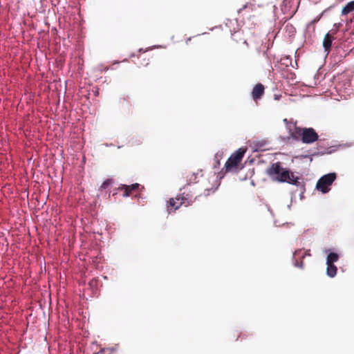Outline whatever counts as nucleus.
<instances>
[{
    "instance_id": "obj_1",
    "label": "nucleus",
    "mask_w": 354,
    "mask_h": 354,
    "mask_svg": "<svg viewBox=\"0 0 354 354\" xmlns=\"http://www.w3.org/2000/svg\"><path fill=\"white\" fill-rule=\"evenodd\" d=\"M267 174L274 180L279 183H288L295 185L298 183V177L288 169L282 167L280 162L272 163L268 169Z\"/></svg>"
},
{
    "instance_id": "obj_2",
    "label": "nucleus",
    "mask_w": 354,
    "mask_h": 354,
    "mask_svg": "<svg viewBox=\"0 0 354 354\" xmlns=\"http://www.w3.org/2000/svg\"><path fill=\"white\" fill-rule=\"evenodd\" d=\"M294 138H301L302 142L306 144L313 143L318 140L319 136L313 128H297L292 133Z\"/></svg>"
},
{
    "instance_id": "obj_3",
    "label": "nucleus",
    "mask_w": 354,
    "mask_h": 354,
    "mask_svg": "<svg viewBox=\"0 0 354 354\" xmlns=\"http://www.w3.org/2000/svg\"><path fill=\"white\" fill-rule=\"evenodd\" d=\"M245 151L246 150L243 148H239L230 156L225 165V171L227 172L236 171L240 169L239 165L244 156Z\"/></svg>"
},
{
    "instance_id": "obj_4",
    "label": "nucleus",
    "mask_w": 354,
    "mask_h": 354,
    "mask_svg": "<svg viewBox=\"0 0 354 354\" xmlns=\"http://www.w3.org/2000/svg\"><path fill=\"white\" fill-rule=\"evenodd\" d=\"M335 179V173H330L323 176L318 180L317 183V189L324 194L328 192L330 189V187L332 185Z\"/></svg>"
},
{
    "instance_id": "obj_5",
    "label": "nucleus",
    "mask_w": 354,
    "mask_h": 354,
    "mask_svg": "<svg viewBox=\"0 0 354 354\" xmlns=\"http://www.w3.org/2000/svg\"><path fill=\"white\" fill-rule=\"evenodd\" d=\"M197 196H194L192 194V192L186 193L183 192L181 194H178L176 196V201H180L181 204L187 207L188 205H192L197 198Z\"/></svg>"
},
{
    "instance_id": "obj_6",
    "label": "nucleus",
    "mask_w": 354,
    "mask_h": 354,
    "mask_svg": "<svg viewBox=\"0 0 354 354\" xmlns=\"http://www.w3.org/2000/svg\"><path fill=\"white\" fill-rule=\"evenodd\" d=\"M140 187V184L134 183L131 185H120L118 189L124 191L122 196L124 197L129 196L133 192L136 191Z\"/></svg>"
},
{
    "instance_id": "obj_7",
    "label": "nucleus",
    "mask_w": 354,
    "mask_h": 354,
    "mask_svg": "<svg viewBox=\"0 0 354 354\" xmlns=\"http://www.w3.org/2000/svg\"><path fill=\"white\" fill-rule=\"evenodd\" d=\"M139 55L137 56L138 62L136 64L139 66H147L149 64L150 57L149 55H145V51H142V49L138 50Z\"/></svg>"
},
{
    "instance_id": "obj_8",
    "label": "nucleus",
    "mask_w": 354,
    "mask_h": 354,
    "mask_svg": "<svg viewBox=\"0 0 354 354\" xmlns=\"http://www.w3.org/2000/svg\"><path fill=\"white\" fill-rule=\"evenodd\" d=\"M263 93H264V86L262 84L259 83L255 85V86L254 87V88L252 90V98L254 99V101H257L259 99H260L261 97V96L263 95Z\"/></svg>"
},
{
    "instance_id": "obj_9",
    "label": "nucleus",
    "mask_w": 354,
    "mask_h": 354,
    "mask_svg": "<svg viewBox=\"0 0 354 354\" xmlns=\"http://www.w3.org/2000/svg\"><path fill=\"white\" fill-rule=\"evenodd\" d=\"M209 181H212L214 183V185L211 187H206L205 188L204 194L205 196H207L209 194L214 193L218 188L219 183L217 180V177L215 176V175H213L212 177L209 178Z\"/></svg>"
},
{
    "instance_id": "obj_10",
    "label": "nucleus",
    "mask_w": 354,
    "mask_h": 354,
    "mask_svg": "<svg viewBox=\"0 0 354 354\" xmlns=\"http://www.w3.org/2000/svg\"><path fill=\"white\" fill-rule=\"evenodd\" d=\"M181 205H183L181 204L180 201H176V198H170L167 202V211L169 214H170L172 212H175L178 209H179Z\"/></svg>"
},
{
    "instance_id": "obj_11",
    "label": "nucleus",
    "mask_w": 354,
    "mask_h": 354,
    "mask_svg": "<svg viewBox=\"0 0 354 354\" xmlns=\"http://www.w3.org/2000/svg\"><path fill=\"white\" fill-rule=\"evenodd\" d=\"M333 39V37L330 32H328L325 35L323 41V46L324 48L325 51H327L328 53L330 50Z\"/></svg>"
},
{
    "instance_id": "obj_12",
    "label": "nucleus",
    "mask_w": 354,
    "mask_h": 354,
    "mask_svg": "<svg viewBox=\"0 0 354 354\" xmlns=\"http://www.w3.org/2000/svg\"><path fill=\"white\" fill-rule=\"evenodd\" d=\"M354 11V1L348 2L342 10L341 15H346Z\"/></svg>"
},
{
    "instance_id": "obj_13",
    "label": "nucleus",
    "mask_w": 354,
    "mask_h": 354,
    "mask_svg": "<svg viewBox=\"0 0 354 354\" xmlns=\"http://www.w3.org/2000/svg\"><path fill=\"white\" fill-rule=\"evenodd\" d=\"M337 267L334 264H327L326 273L328 277H334L337 274Z\"/></svg>"
},
{
    "instance_id": "obj_14",
    "label": "nucleus",
    "mask_w": 354,
    "mask_h": 354,
    "mask_svg": "<svg viewBox=\"0 0 354 354\" xmlns=\"http://www.w3.org/2000/svg\"><path fill=\"white\" fill-rule=\"evenodd\" d=\"M338 259L339 256L337 253L330 252L327 256L326 264H334V263L337 261Z\"/></svg>"
},
{
    "instance_id": "obj_15",
    "label": "nucleus",
    "mask_w": 354,
    "mask_h": 354,
    "mask_svg": "<svg viewBox=\"0 0 354 354\" xmlns=\"http://www.w3.org/2000/svg\"><path fill=\"white\" fill-rule=\"evenodd\" d=\"M129 103V97L122 95L120 96L118 100V104L120 107H124Z\"/></svg>"
},
{
    "instance_id": "obj_16",
    "label": "nucleus",
    "mask_w": 354,
    "mask_h": 354,
    "mask_svg": "<svg viewBox=\"0 0 354 354\" xmlns=\"http://www.w3.org/2000/svg\"><path fill=\"white\" fill-rule=\"evenodd\" d=\"M113 183L112 179H106L104 180L100 186V189H106L108 187H109Z\"/></svg>"
},
{
    "instance_id": "obj_17",
    "label": "nucleus",
    "mask_w": 354,
    "mask_h": 354,
    "mask_svg": "<svg viewBox=\"0 0 354 354\" xmlns=\"http://www.w3.org/2000/svg\"><path fill=\"white\" fill-rule=\"evenodd\" d=\"M294 256L295 257H301V258L304 257V254L302 253V250H296L295 252V253H294Z\"/></svg>"
},
{
    "instance_id": "obj_18",
    "label": "nucleus",
    "mask_w": 354,
    "mask_h": 354,
    "mask_svg": "<svg viewBox=\"0 0 354 354\" xmlns=\"http://www.w3.org/2000/svg\"><path fill=\"white\" fill-rule=\"evenodd\" d=\"M322 14H321L320 15L317 16L315 19H314L311 21V24H315V23L318 22V21L320 20V19H321V17H322Z\"/></svg>"
},
{
    "instance_id": "obj_19",
    "label": "nucleus",
    "mask_w": 354,
    "mask_h": 354,
    "mask_svg": "<svg viewBox=\"0 0 354 354\" xmlns=\"http://www.w3.org/2000/svg\"><path fill=\"white\" fill-rule=\"evenodd\" d=\"M295 266L297 267H299L300 268H303L304 267V264H303V262L302 261H301L299 263L297 261V260H296V262L295 263Z\"/></svg>"
},
{
    "instance_id": "obj_20",
    "label": "nucleus",
    "mask_w": 354,
    "mask_h": 354,
    "mask_svg": "<svg viewBox=\"0 0 354 354\" xmlns=\"http://www.w3.org/2000/svg\"><path fill=\"white\" fill-rule=\"evenodd\" d=\"M248 4L244 5L241 8H240V9L239 10V12H241L242 10H243L244 9H245L246 8H248Z\"/></svg>"
},
{
    "instance_id": "obj_21",
    "label": "nucleus",
    "mask_w": 354,
    "mask_h": 354,
    "mask_svg": "<svg viewBox=\"0 0 354 354\" xmlns=\"http://www.w3.org/2000/svg\"><path fill=\"white\" fill-rule=\"evenodd\" d=\"M191 39H192L191 37H189V38L187 39V40H186V41H185V43H186V44H187V45H188V44H189V41H191Z\"/></svg>"
},
{
    "instance_id": "obj_22",
    "label": "nucleus",
    "mask_w": 354,
    "mask_h": 354,
    "mask_svg": "<svg viewBox=\"0 0 354 354\" xmlns=\"http://www.w3.org/2000/svg\"><path fill=\"white\" fill-rule=\"evenodd\" d=\"M310 252V251L308 250V252H306L305 253V254H306V255H308V256H310V252Z\"/></svg>"
}]
</instances>
